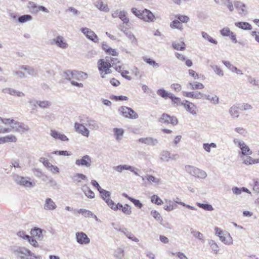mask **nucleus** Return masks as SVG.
<instances>
[{
    "instance_id": "f257e3e1",
    "label": "nucleus",
    "mask_w": 259,
    "mask_h": 259,
    "mask_svg": "<svg viewBox=\"0 0 259 259\" xmlns=\"http://www.w3.org/2000/svg\"><path fill=\"white\" fill-rule=\"evenodd\" d=\"M14 253L17 259H41L40 256L35 255L29 249L19 247L14 250Z\"/></svg>"
},
{
    "instance_id": "f03ea898",
    "label": "nucleus",
    "mask_w": 259,
    "mask_h": 259,
    "mask_svg": "<svg viewBox=\"0 0 259 259\" xmlns=\"http://www.w3.org/2000/svg\"><path fill=\"white\" fill-rule=\"evenodd\" d=\"M185 169L188 173L196 177L204 179L207 176L205 171L193 166L186 165Z\"/></svg>"
},
{
    "instance_id": "7ed1b4c3",
    "label": "nucleus",
    "mask_w": 259,
    "mask_h": 259,
    "mask_svg": "<svg viewBox=\"0 0 259 259\" xmlns=\"http://www.w3.org/2000/svg\"><path fill=\"white\" fill-rule=\"evenodd\" d=\"M118 111L125 118L129 119H137L138 118V114L131 108L122 106L119 108Z\"/></svg>"
},
{
    "instance_id": "20e7f679",
    "label": "nucleus",
    "mask_w": 259,
    "mask_h": 259,
    "mask_svg": "<svg viewBox=\"0 0 259 259\" xmlns=\"http://www.w3.org/2000/svg\"><path fill=\"white\" fill-rule=\"evenodd\" d=\"M233 142L236 146L238 147L241 150V154L243 155H250L252 152L249 147L247 146L245 143L238 139H234Z\"/></svg>"
},
{
    "instance_id": "39448f33",
    "label": "nucleus",
    "mask_w": 259,
    "mask_h": 259,
    "mask_svg": "<svg viewBox=\"0 0 259 259\" xmlns=\"http://www.w3.org/2000/svg\"><path fill=\"white\" fill-rule=\"evenodd\" d=\"M98 69L100 72L102 77L104 78V75L110 73V68L111 67L106 62L104 59H100L98 62Z\"/></svg>"
},
{
    "instance_id": "423d86ee",
    "label": "nucleus",
    "mask_w": 259,
    "mask_h": 259,
    "mask_svg": "<svg viewBox=\"0 0 259 259\" xmlns=\"http://www.w3.org/2000/svg\"><path fill=\"white\" fill-rule=\"evenodd\" d=\"M12 131L18 133H25L29 130L28 126L23 123L14 120L12 125H11Z\"/></svg>"
},
{
    "instance_id": "0eeeda50",
    "label": "nucleus",
    "mask_w": 259,
    "mask_h": 259,
    "mask_svg": "<svg viewBox=\"0 0 259 259\" xmlns=\"http://www.w3.org/2000/svg\"><path fill=\"white\" fill-rule=\"evenodd\" d=\"M63 76L65 79L70 81L72 85H74L78 88H82L83 85L82 83H78L74 80L73 78V71L72 70H66L63 73Z\"/></svg>"
},
{
    "instance_id": "6e6552de",
    "label": "nucleus",
    "mask_w": 259,
    "mask_h": 259,
    "mask_svg": "<svg viewBox=\"0 0 259 259\" xmlns=\"http://www.w3.org/2000/svg\"><path fill=\"white\" fill-rule=\"evenodd\" d=\"M27 179L30 180L29 178H25L23 177L16 175L14 177V181L18 185L24 186L27 188H31L33 187L32 183L30 182Z\"/></svg>"
},
{
    "instance_id": "1a4fd4ad",
    "label": "nucleus",
    "mask_w": 259,
    "mask_h": 259,
    "mask_svg": "<svg viewBox=\"0 0 259 259\" xmlns=\"http://www.w3.org/2000/svg\"><path fill=\"white\" fill-rule=\"evenodd\" d=\"M76 242L79 244L88 245L90 243V239L84 232H76L75 234Z\"/></svg>"
},
{
    "instance_id": "9d476101",
    "label": "nucleus",
    "mask_w": 259,
    "mask_h": 259,
    "mask_svg": "<svg viewBox=\"0 0 259 259\" xmlns=\"http://www.w3.org/2000/svg\"><path fill=\"white\" fill-rule=\"evenodd\" d=\"M75 164L77 166H81L89 168L91 166L92 160L89 155H86L82 156L80 159H76Z\"/></svg>"
},
{
    "instance_id": "9b49d317",
    "label": "nucleus",
    "mask_w": 259,
    "mask_h": 259,
    "mask_svg": "<svg viewBox=\"0 0 259 259\" xmlns=\"http://www.w3.org/2000/svg\"><path fill=\"white\" fill-rule=\"evenodd\" d=\"M141 19L146 22H153L155 20L154 14L149 10L145 9L141 12Z\"/></svg>"
},
{
    "instance_id": "f8f14e48",
    "label": "nucleus",
    "mask_w": 259,
    "mask_h": 259,
    "mask_svg": "<svg viewBox=\"0 0 259 259\" xmlns=\"http://www.w3.org/2000/svg\"><path fill=\"white\" fill-rule=\"evenodd\" d=\"M80 30L89 39L94 42H97L98 41V36L91 29L85 27L82 28Z\"/></svg>"
},
{
    "instance_id": "ddd939ff",
    "label": "nucleus",
    "mask_w": 259,
    "mask_h": 259,
    "mask_svg": "<svg viewBox=\"0 0 259 259\" xmlns=\"http://www.w3.org/2000/svg\"><path fill=\"white\" fill-rule=\"evenodd\" d=\"M74 128L75 131L82 136L88 137L90 134V131L82 123L75 122L74 123Z\"/></svg>"
},
{
    "instance_id": "4468645a",
    "label": "nucleus",
    "mask_w": 259,
    "mask_h": 259,
    "mask_svg": "<svg viewBox=\"0 0 259 259\" xmlns=\"http://www.w3.org/2000/svg\"><path fill=\"white\" fill-rule=\"evenodd\" d=\"M159 122L176 125L178 123V119L175 116H170L167 114L163 113L159 119Z\"/></svg>"
},
{
    "instance_id": "2eb2a0df",
    "label": "nucleus",
    "mask_w": 259,
    "mask_h": 259,
    "mask_svg": "<svg viewBox=\"0 0 259 259\" xmlns=\"http://www.w3.org/2000/svg\"><path fill=\"white\" fill-rule=\"evenodd\" d=\"M138 142L150 146H155L159 143L158 139L151 137L141 138L139 139Z\"/></svg>"
},
{
    "instance_id": "dca6fc26",
    "label": "nucleus",
    "mask_w": 259,
    "mask_h": 259,
    "mask_svg": "<svg viewBox=\"0 0 259 259\" xmlns=\"http://www.w3.org/2000/svg\"><path fill=\"white\" fill-rule=\"evenodd\" d=\"M183 106L185 109L193 115H196L198 112V109L195 105L187 100L184 101Z\"/></svg>"
},
{
    "instance_id": "f3484780",
    "label": "nucleus",
    "mask_w": 259,
    "mask_h": 259,
    "mask_svg": "<svg viewBox=\"0 0 259 259\" xmlns=\"http://www.w3.org/2000/svg\"><path fill=\"white\" fill-rule=\"evenodd\" d=\"M43 208L45 210L53 211L56 209L57 205L50 198H47L44 203Z\"/></svg>"
},
{
    "instance_id": "a211bd4d",
    "label": "nucleus",
    "mask_w": 259,
    "mask_h": 259,
    "mask_svg": "<svg viewBox=\"0 0 259 259\" xmlns=\"http://www.w3.org/2000/svg\"><path fill=\"white\" fill-rule=\"evenodd\" d=\"M114 169L116 171L121 172L123 170H128L131 171V172H133L135 174V175L137 176H139V175L138 173L135 171V169H137L134 166L128 165H119L116 166H115L113 167Z\"/></svg>"
},
{
    "instance_id": "6ab92c4d",
    "label": "nucleus",
    "mask_w": 259,
    "mask_h": 259,
    "mask_svg": "<svg viewBox=\"0 0 259 259\" xmlns=\"http://www.w3.org/2000/svg\"><path fill=\"white\" fill-rule=\"evenodd\" d=\"M53 41L56 46L61 49H65L68 47V44L62 36H57L53 39Z\"/></svg>"
},
{
    "instance_id": "aec40b11",
    "label": "nucleus",
    "mask_w": 259,
    "mask_h": 259,
    "mask_svg": "<svg viewBox=\"0 0 259 259\" xmlns=\"http://www.w3.org/2000/svg\"><path fill=\"white\" fill-rule=\"evenodd\" d=\"M20 69L23 70L27 72L28 75L34 76L38 77V70L37 69L27 65H22L19 67Z\"/></svg>"
},
{
    "instance_id": "412c9836",
    "label": "nucleus",
    "mask_w": 259,
    "mask_h": 259,
    "mask_svg": "<svg viewBox=\"0 0 259 259\" xmlns=\"http://www.w3.org/2000/svg\"><path fill=\"white\" fill-rule=\"evenodd\" d=\"M46 231L42 230L39 228L35 227L33 229H32L30 233L31 235L33 237H36L37 239L39 240H42L44 238L43 233H46Z\"/></svg>"
},
{
    "instance_id": "4be33fe9",
    "label": "nucleus",
    "mask_w": 259,
    "mask_h": 259,
    "mask_svg": "<svg viewBox=\"0 0 259 259\" xmlns=\"http://www.w3.org/2000/svg\"><path fill=\"white\" fill-rule=\"evenodd\" d=\"M235 7L238 9V13L241 16H245L247 14V11L246 10V6L240 2H236L234 4Z\"/></svg>"
},
{
    "instance_id": "5701e85b",
    "label": "nucleus",
    "mask_w": 259,
    "mask_h": 259,
    "mask_svg": "<svg viewBox=\"0 0 259 259\" xmlns=\"http://www.w3.org/2000/svg\"><path fill=\"white\" fill-rule=\"evenodd\" d=\"M184 96L188 98L200 99L204 98V94L200 92H184Z\"/></svg>"
},
{
    "instance_id": "b1692460",
    "label": "nucleus",
    "mask_w": 259,
    "mask_h": 259,
    "mask_svg": "<svg viewBox=\"0 0 259 259\" xmlns=\"http://www.w3.org/2000/svg\"><path fill=\"white\" fill-rule=\"evenodd\" d=\"M50 135L56 140H60L62 141H68L69 140L68 138L65 135L54 130L51 131Z\"/></svg>"
},
{
    "instance_id": "393cba45",
    "label": "nucleus",
    "mask_w": 259,
    "mask_h": 259,
    "mask_svg": "<svg viewBox=\"0 0 259 259\" xmlns=\"http://www.w3.org/2000/svg\"><path fill=\"white\" fill-rule=\"evenodd\" d=\"M76 213H81L86 218L92 217L96 219L97 221L100 222V220L98 219L97 217L92 212L89 210H87L85 209H79L76 210Z\"/></svg>"
},
{
    "instance_id": "a878e982",
    "label": "nucleus",
    "mask_w": 259,
    "mask_h": 259,
    "mask_svg": "<svg viewBox=\"0 0 259 259\" xmlns=\"http://www.w3.org/2000/svg\"><path fill=\"white\" fill-rule=\"evenodd\" d=\"M87 125L92 130H98L99 128V123L95 120L92 118L87 117Z\"/></svg>"
},
{
    "instance_id": "bb28decb",
    "label": "nucleus",
    "mask_w": 259,
    "mask_h": 259,
    "mask_svg": "<svg viewBox=\"0 0 259 259\" xmlns=\"http://www.w3.org/2000/svg\"><path fill=\"white\" fill-rule=\"evenodd\" d=\"M71 178L73 182L75 183H78L81 182V180H84L86 181H88V178L86 176L82 174L76 173L74 174Z\"/></svg>"
},
{
    "instance_id": "cd10ccee",
    "label": "nucleus",
    "mask_w": 259,
    "mask_h": 259,
    "mask_svg": "<svg viewBox=\"0 0 259 259\" xmlns=\"http://www.w3.org/2000/svg\"><path fill=\"white\" fill-rule=\"evenodd\" d=\"M235 25L243 30H250L252 29L251 25L249 23L246 22H237L235 23Z\"/></svg>"
},
{
    "instance_id": "c85d7f7f",
    "label": "nucleus",
    "mask_w": 259,
    "mask_h": 259,
    "mask_svg": "<svg viewBox=\"0 0 259 259\" xmlns=\"http://www.w3.org/2000/svg\"><path fill=\"white\" fill-rule=\"evenodd\" d=\"M220 240L226 244H231L232 243L231 237L228 232H224L222 236L219 237Z\"/></svg>"
},
{
    "instance_id": "c756f323",
    "label": "nucleus",
    "mask_w": 259,
    "mask_h": 259,
    "mask_svg": "<svg viewBox=\"0 0 259 259\" xmlns=\"http://www.w3.org/2000/svg\"><path fill=\"white\" fill-rule=\"evenodd\" d=\"M99 192H100L102 198L105 201V202L109 205V204L110 203L109 201H112L110 199V193L109 191H106L102 188Z\"/></svg>"
},
{
    "instance_id": "7c9ffc66",
    "label": "nucleus",
    "mask_w": 259,
    "mask_h": 259,
    "mask_svg": "<svg viewBox=\"0 0 259 259\" xmlns=\"http://www.w3.org/2000/svg\"><path fill=\"white\" fill-rule=\"evenodd\" d=\"M113 131L115 139L118 141H120L122 139L124 134V130L122 128L116 127L113 128Z\"/></svg>"
},
{
    "instance_id": "2f4dec72",
    "label": "nucleus",
    "mask_w": 259,
    "mask_h": 259,
    "mask_svg": "<svg viewBox=\"0 0 259 259\" xmlns=\"http://www.w3.org/2000/svg\"><path fill=\"white\" fill-rule=\"evenodd\" d=\"M142 178L143 180H144L145 179H146L151 184H157L161 181L160 179L156 178L151 175H147L145 178L142 177Z\"/></svg>"
},
{
    "instance_id": "473e14b6",
    "label": "nucleus",
    "mask_w": 259,
    "mask_h": 259,
    "mask_svg": "<svg viewBox=\"0 0 259 259\" xmlns=\"http://www.w3.org/2000/svg\"><path fill=\"white\" fill-rule=\"evenodd\" d=\"M229 112L233 118H238L239 115V109L237 105H233L230 107Z\"/></svg>"
},
{
    "instance_id": "72a5a7b5",
    "label": "nucleus",
    "mask_w": 259,
    "mask_h": 259,
    "mask_svg": "<svg viewBox=\"0 0 259 259\" xmlns=\"http://www.w3.org/2000/svg\"><path fill=\"white\" fill-rule=\"evenodd\" d=\"M157 94L164 99L172 97V94L168 93L163 89H160L157 91Z\"/></svg>"
},
{
    "instance_id": "f704fd0d",
    "label": "nucleus",
    "mask_w": 259,
    "mask_h": 259,
    "mask_svg": "<svg viewBox=\"0 0 259 259\" xmlns=\"http://www.w3.org/2000/svg\"><path fill=\"white\" fill-rule=\"evenodd\" d=\"M208 242L212 250V252L214 254H218L219 251V247L217 243L213 240H209Z\"/></svg>"
},
{
    "instance_id": "c9c22d12",
    "label": "nucleus",
    "mask_w": 259,
    "mask_h": 259,
    "mask_svg": "<svg viewBox=\"0 0 259 259\" xmlns=\"http://www.w3.org/2000/svg\"><path fill=\"white\" fill-rule=\"evenodd\" d=\"M73 78L74 80L77 81L80 80L81 78L83 77H87V74L83 72H79L75 70H73Z\"/></svg>"
},
{
    "instance_id": "e433bc0d",
    "label": "nucleus",
    "mask_w": 259,
    "mask_h": 259,
    "mask_svg": "<svg viewBox=\"0 0 259 259\" xmlns=\"http://www.w3.org/2000/svg\"><path fill=\"white\" fill-rule=\"evenodd\" d=\"M28 8L33 13L38 12L39 5H37L35 3L29 2L28 4Z\"/></svg>"
},
{
    "instance_id": "4c0bfd02",
    "label": "nucleus",
    "mask_w": 259,
    "mask_h": 259,
    "mask_svg": "<svg viewBox=\"0 0 259 259\" xmlns=\"http://www.w3.org/2000/svg\"><path fill=\"white\" fill-rule=\"evenodd\" d=\"M170 27L172 29H178L182 30L183 25L179 20H174L170 24Z\"/></svg>"
},
{
    "instance_id": "58836bf2",
    "label": "nucleus",
    "mask_w": 259,
    "mask_h": 259,
    "mask_svg": "<svg viewBox=\"0 0 259 259\" xmlns=\"http://www.w3.org/2000/svg\"><path fill=\"white\" fill-rule=\"evenodd\" d=\"M96 6L98 9L104 12H107L109 10L107 5L104 4L102 1L98 2Z\"/></svg>"
},
{
    "instance_id": "ea45409f",
    "label": "nucleus",
    "mask_w": 259,
    "mask_h": 259,
    "mask_svg": "<svg viewBox=\"0 0 259 259\" xmlns=\"http://www.w3.org/2000/svg\"><path fill=\"white\" fill-rule=\"evenodd\" d=\"M170 152L167 151H163L160 154V159L165 162H168L170 160Z\"/></svg>"
},
{
    "instance_id": "a19ab883",
    "label": "nucleus",
    "mask_w": 259,
    "mask_h": 259,
    "mask_svg": "<svg viewBox=\"0 0 259 259\" xmlns=\"http://www.w3.org/2000/svg\"><path fill=\"white\" fill-rule=\"evenodd\" d=\"M258 159H253L250 156H247L243 159V163L246 165H251L258 163Z\"/></svg>"
},
{
    "instance_id": "79ce46f5",
    "label": "nucleus",
    "mask_w": 259,
    "mask_h": 259,
    "mask_svg": "<svg viewBox=\"0 0 259 259\" xmlns=\"http://www.w3.org/2000/svg\"><path fill=\"white\" fill-rule=\"evenodd\" d=\"M204 97L206 100L209 101L213 104L217 105L219 103V98L217 96L215 95L213 97H211L209 95H204Z\"/></svg>"
},
{
    "instance_id": "37998d69",
    "label": "nucleus",
    "mask_w": 259,
    "mask_h": 259,
    "mask_svg": "<svg viewBox=\"0 0 259 259\" xmlns=\"http://www.w3.org/2000/svg\"><path fill=\"white\" fill-rule=\"evenodd\" d=\"M17 139L13 135H10L3 137L4 143L10 142H16Z\"/></svg>"
},
{
    "instance_id": "c03bdc74",
    "label": "nucleus",
    "mask_w": 259,
    "mask_h": 259,
    "mask_svg": "<svg viewBox=\"0 0 259 259\" xmlns=\"http://www.w3.org/2000/svg\"><path fill=\"white\" fill-rule=\"evenodd\" d=\"M196 204L199 207L201 208L206 211H212L214 209L212 205L209 204H204L197 202Z\"/></svg>"
},
{
    "instance_id": "a18cd8bd",
    "label": "nucleus",
    "mask_w": 259,
    "mask_h": 259,
    "mask_svg": "<svg viewBox=\"0 0 259 259\" xmlns=\"http://www.w3.org/2000/svg\"><path fill=\"white\" fill-rule=\"evenodd\" d=\"M172 100V102L175 106H178L180 105L183 106V103H184V101L182 102L181 99L180 98L175 97L174 95L172 94V97H170V98Z\"/></svg>"
},
{
    "instance_id": "49530a36",
    "label": "nucleus",
    "mask_w": 259,
    "mask_h": 259,
    "mask_svg": "<svg viewBox=\"0 0 259 259\" xmlns=\"http://www.w3.org/2000/svg\"><path fill=\"white\" fill-rule=\"evenodd\" d=\"M172 47L177 50L183 51L185 50V44L184 42L181 41L180 42H173L172 44Z\"/></svg>"
},
{
    "instance_id": "de8ad7c7",
    "label": "nucleus",
    "mask_w": 259,
    "mask_h": 259,
    "mask_svg": "<svg viewBox=\"0 0 259 259\" xmlns=\"http://www.w3.org/2000/svg\"><path fill=\"white\" fill-rule=\"evenodd\" d=\"M32 19V17L30 15H24L20 16L18 21L19 23H23L27 21H30Z\"/></svg>"
},
{
    "instance_id": "09e8293b",
    "label": "nucleus",
    "mask_w": 259,
    "mask_h": 259,
    "mask_svg": "<svg viewBox=\"0 0 259 259\" xmlns=\"http://www.w3.org/2000/svg\"><path fill=\"white\" fill-rule=\"evenodd\" d=\"M201 34H202V37L208 40L209 42H211V43H212L214 45H217L218 42L216 40H215L214 39H213V38H212L208 34H207V33L204 32V31H202L201 32Z\"/></svg>"
},
{
    "instance_id": "8fccbe9b",
    "label": "nucleus",
    "mask_w": 259,
    "mask_h": 259,
    "mask_svg": "<svg viewBox=\"0 0 259 259\" xmlns=\"http://www.w3.org/2000/svg\"><path fill=\"white\" fill-rule=\"evenodd\" d=\"M143 60L144 61H145L147 64L152 66L154 68H158L159 66V64L152 59L147 58L146 57H143Z\"/></svg>"
},
{
    "instance_id": "3c124183",
    "label": "nucleus",
    "mask_w": 259,
    "mask_h": 259,
    "mask_svg": "<svg viewBox=\"0 0 259 259\" xmlns=\"http://www.w3.org/2000/svg\"><path fill=\"white\" fill-rule=\"evenodd\" d=\"M118 17L123 21V23L126 24L129 22V19L126 17V13L124 11H120Z\"/></svg>"
},
{
    "instance_id": "603ef678",
    "label": "nucleus",
    "mask_w": 259,
    "mask_h": 259,
    "mask_svg": "<svg viewBox=\"0 0 259 259\" xmlns=\"http://www.w3.org/2000/svg\"><path fill=\"white\" fill-rule=\"evenodd\" d=\"M192 90L202 89L204 88V85L198 82H194V83H189V85Z\"/></svg>"
},
{
    "instance_id": "864d4df0",
    "label": "nucleus",
    "mask_w": 259,
    "mask_h": 259,
    "mask_svg": "<svg viewBox=\"0 0 259 259\" xmlns=\"http://www.w3.org/2000/svg\"><path fill=\"white\" fill-rule=\"evenodd\" d=\"M191 233L195 238L204 242L203 235L201 233L197 231H195L192 229H191Z\"/></svg>"
},
{
    "instance_id": "5fc2aeb1",
    "label": "nucleus",
    "mask_w": 259,
    "mask_h": 259,
    "mask_svg": "<svg viewBox=\"0 0 259 259\" xmlns=\"http://www.w3.org/2000/svg\"><path fill=\"white\" fill-rule=\"evenodd\" d=\"M109 202L110 203L109 204L108 206H110L111 209H113L114 210L117 209L122 210L123 206L121 204L118 203L117 204H115V203L113 201H110Z\"/></svg>"
},
{
    "instance_id": "6e6d98bb",
    "label": "nucleus",
    "mask_w": 259,
    "mask_h": 259,
    "mask_svg": "<svg viewBox=\"0 0 259 259\" xmlns=\"http://www.w3.org/2000/svg\"><path fill=\"white\" fill-rule=\"evenodd\" d=\"M51 105L48 101H38V106L41 108H48Z\"/></svg>"
},
{
    "instance_id": "4d7b16f0",
    "label": "nucleus",
    "mask_w": 259,
    "mask_h": 259,
    "mask_svg": "<svg viewBox=\"0 0 259 259\" xmlns=\"http://www.w3.org/2000/svg\"><path fill=\"white\" fill-rule=\"evenodd\" d=\"M114 256L121 259L124 256V250L121 248H118L115 251Z\"/></svg>"
},
{
    "instance_id": "13d9d810",
    "label": "nucleus",
    "mask_w": 259,
    "mask_h": 259,
    "mask_svg": "<svg viewBox=\"0 0 259 259\" xmlns=\"http://www.w3.org/2000/svg\"><path fill=\"white\" fill-rule=\"evenodd\" d=\"M222 4L226 6L230 11H233L234 7L230 0H222Z\"/></svg>"
},
{
    "instance_id": "bf43d9fd",
    "label": "nucleus",
    "mask_w": 259,
    "mask_h": 259,
    "mask_svg": "<svg viewBox=\"0 0 259 259\" xmlns=\"http://www.w3.org/2000/svg\"><path fill=\"white\" fill-rule=\"evenodd\" d=\"M176 18L182 23H187L189 20V18L186 15L179 14L176 16Z\"/></svg>"
},
{
    "instance_id": "052dcab7",
    "label": "nucleus",
    "mask_w": 259,
    "mask_h": 259,
    "mask_svg": "<svg viewBox=\"0 0 259 259\" xmlns=\"http://www.w3.org/2000/svg\"><path fill=\"white\" fill-rule=\"evenodd\" d=\"M10 95L18 97H24L25 96V94L23 92L18 91L12 88H11Z\"/></svg>"
},
{
    "instance_id": "680f3d73",
    "label": "nucleus",
    "mask_w": 259,
    "mask_h": 259,
    "mask_svg": "<svg viewBox=\"0 0 259 259\" xmlns=\"http://www.w3.org/2000/svg\"><path fill=\"white\" fill-rule=\"evenodd\" d=\"M232 32L228 27H224L220 30V33L223 36H229Z\"/></svg>"
},
{
    "instance_id": "e2e57ef3",
    "label": "nucleus",
    "mask_w": 259,
    "mask_h": 259,
    "mask_svg": "<svg viewBox=\"0 0 259 259\" xmlns=\"http://www.w3.org/2000/svg\"><path fill=\"white\" fill-rule=\"evenodd\" d=\"M211 67L217 74L221 76L224 75V72L223 70L218 66L213 65L211 66Z\"/></svg>"
},
{
    "instance_id": "0e129e2a",
    "label": "nucleus",
    "mask_w": 259,
    "mask_h": 259,
    "mask_svg": "<svg viewBox=\"0 0 259 259\" xmlns=\"http://www.w3.org/2000/svg\"><path fill=\"white\" fill-rule=\"evenodd\" d=\"M114 63L115 64H111V67H113L117 71L121 72L122 65L120 61L117 59V61Z\"/></svg>"
},
{
    "instance_id": "69168bd1",
    "label": "nucleus",
    "mask_w": 259,
    "mask_h": 259,
    "mask_svg": "<svg viewBox=\"0 0 259 259\" xmlns=\"http://www.w3.org/2000/svg\"><path fill=\"white\" fill-rule=\"evenodd\" d=\"M151 201L157 205H160L163 202L161 199L159 198V197L156 195H154L151 197Z\"/></svg>"
},
{
    "instance_id": "338daca9",
    "label": "nucleus",
    "mask_w": 259,
    "mask_h": 259,
    "mask_svg": "<svg viewBox=\"0 0 259 259\" xmlns=\"http://www.w3.org/2000/svg\"><path fill=\"white\" fill-rule=\"evenodd\" d=\"M124 234L125 236L129 238L130 239L133 240V241H135L136 242H138L139 241V240L138 238L136 237L133 234H132L131 232H124Z\"/></svg>"
},
{
    "instance_id": "774afa93",
    "label": "nucleus",
    "mask_w": 259,
    "mask_h": 259,
    "mask_svg": "<svg viewBox=\"0 0 259 259\" xmlns=\"http://www.w3.org/2000/svg\"><path fill=\"white\" fill-rule=\"evenodd\" d=\"M235 132L243 136H246L247 134V131L242 127H237L235 129Z\"/></svg>"
}]
</instances>
